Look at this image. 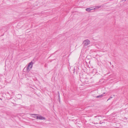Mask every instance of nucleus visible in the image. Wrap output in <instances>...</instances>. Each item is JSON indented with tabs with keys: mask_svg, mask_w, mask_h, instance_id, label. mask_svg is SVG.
<instances>
[{
	"mask_svg": "<svg viewBox=\"0 0 128 128\" xmlns=\"http://www.w3.org/2000/svg\"><path fill=\"white\" fill-rule=\"evenodd\" d=\"M84 46L86 48L89 47L88 45L90 44V41L88 39H86L83 41Z\"/></svg>",
	"mask_w": 128,
	"mask_h": 128,
	"instance_id": "f257e3e1",
	"label": "nucleus"
},
{
	"mask_svg": "<svg viewBox=\"0 0 128 128\" xmlns=\"http://www.w3.org/2000/svg\"><path fill=\"white\" fill-rule=\"evenodd\" d=\"M33 64V63L32 61L28 64L26 68L27 71L29 72L30 71V69H31L32 67Z\"/></svg>",
	"mask_w": 128,
	"mask_h": 128,
	"instance_id": "f03ea898",
	"label": "nucleus"
},
{
	"mask_svg": "<svg viewBox=\"0 0 128 128\" xmlns=\"http://www.w3.org/2000/svg\"><path fill=\"white\" fill-rule=\"evenodd\" d=\"M36 119L41 120H44L45 118L41 116H36Z\"/></svg>",
	"mask_w": 128,
	"mask_h": 128,
	"instance_id": "7ed1b4c3",
	"label": "nucleus"
},
{
	"mask_svg": "<svg viewBox=\"0 0 128 128\" xmlns=\"http://www.w3.org/2000/svg\"><path fill=\"white\" fill-rule=\"evenodd\" d=\"M93 10V9L92 8H90L86 9V11H87L88 12H90L91 10Z\"/></svg>",
	"mask_w": 128,
	"mask_h": 128,
	"instance_id": "20e7f679",
	"label": "nucleus"
},
{
	"mask_svg": "<svg viewBox=\"0 0 128 128\" xmlns=\"http://www.w3.org/2000/svg\"><path fill=\"white\" fill-rule=\"evenodd\" d=\"M30 115L32 117L34 118H36L37 116H36L37 115L36 114H30Z\"/></svg>",
	"mask_w": 128,
	"mask_h": 128,
	"instance_id": "39448f33",
	"label": "nucleus"
},
{
	"mask_svg": "<svg viewBox=\"0 0 128 128\" xmlns=\"http://www.w3.org/2000/svg\"><path fill=\"white\" fill-rule=\"evenodd\" d=\"M103 96V94H101V95L98 96L96 97V98H101Z\"/></svg>",
	"mask_w": 128,
	"mask_h": 128,
	"instance_id": "423d86ee",
	"label": "nucleus"
},
{
	"mask_svg": "<svg viewBox=\"0 0 128 128\" xmlns=\"http://www.w3.org/2000/svg\"><path fill=\"white\" fill-rule=\"evenodd\" d=\"M100 7H101V6H96L95 7V8L93 9V10H95L96 9H98Z\"/></svg>",
	"mask_w": 128,
	"mask_h": 128,
	"instance_id": "0eeeda50",
	"label": "nucleus"
},
{
	"mask_svg": "<svg viewBox=\"0 0 128 128\" xmlns=\"http://www.w3.org/2000/svg\"><path fill=\"white\" fill-rule=\"evenodd\" d=\"M102 117H101V116H98V117L97 118H96L98 119L99 120H100V118H101Z\"/></svg>",
	"mask_w": 128,
	"mask_h": 128,
	"instance_id": "6e6552de",
	"label": "nucleus"
},
{
	"mask_svg": "<svg viewBox=\"0 0 128 128\" xmlns=\"http://www.w3.org/2000/svg\"><path fill=\"white\" fill-rule=\"evenodd\" d=\"M112 98V97H110V98H109V99L108 100H108V101L110 99V98Z\"/></svg>",
	"mask_w": 128,
	"mask_h": 128,
	"instance_id": "1a4fd4ad",
	"label": "nucleus"
}]
</instances>
